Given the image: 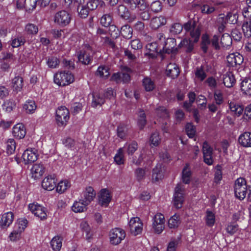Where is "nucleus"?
<instances>
[{
	"mask_svg": "<svg viewBox=\"0 0 251 251\" xmlns=\"http://www.w3.org/2000/svg\"><path fill=\"white\" fill-rule=\"evenodd\" d=\"M54 82L58 86L68 85L74 80V75L69 72H60L54 74Z\"/></svg>",
	"mask_w": 251,
	"mask_h": 251,
	"instance_id": "nucleus-1",
	"label": "nucleus"
},
{
	"mask_svg": "<svg viewBox=\"0 0 251 251\" xmlns=\"http://www.w3.org/2000/svg\"><path fill=\"white\" fill-rule=\"evenodd\" d=\"M71 19L70 13L64 10L57 12L53 16L54 24L61 27L68 25L70 24Z\"/></svg>",
	"mask_w": 251,
	"mask_h": 251,
	"instance_id": "nucleus-2",
	"label": "nucleus"
},
{
	"mask_svg": "<svg viewBox=\"0 0 251 251\" xmlns=\"http://www.w3.org/2000/svg\"><path fill=\"white\" fill-rule=\"evenodd\" d=\"M247 188L246 181L243 178H237L234 183V194L236 198L243 200L246 196Z\"/></svg>",
	"mask_w": 251,
	"mask_h": 251,
	"instance_id": "nucleus-3",
	"label": "nucleus"
},
{
	"mask_svg": "<svg viewBox=\"0 0 251 251\" xmlns=\"http://www.w3.org/2000/svg\"><path fill=\"white\" fill-rule=\"evenodd\" d=\"M185 188L181 183H178L175 189L174 195L173 202L176 208L179 209L182 207L184 201Z\"/></svg>",
	"mask_w": 251,
	"mask_h": 251,
	"instance_id": "nucleus-4",
	"label": "nucleus"
},
{
	"mask_svg": "<svg viewBox=\"0 0 251 251\" xmlns=\"http://www.w3.org/2000/svg\"><path fill=\"white\" fill-rule=\"evenodd\" d=\"M93 51L91 47L87 44L84 45L77 54L78 61L82 64H89L91 60Z\"/></svg>",
	"mask_w": 251,
	"mask_h": 251,
	"instance_id": "nucleus-5",
	"label": "nucleus"
},
{
	"mask_svg": "<svg viewBox=\"0 0 251 251\" xmlns=\"http://www.w3.org/2000/svg\"><path fill=\"white\" fill-rule=\"evenodd\" d=\"M70 118L68 109L64 106L59 107L56 110V120L57 124L59 126L66 125Z\"/></svg>",
	"mask_w": 251,
	"mask_h": 251,
	"instance_id": "nucleus-6",
	"label": "nucleus"
},
{
	"mask_svg": "<svg viewBox=\"0 0 251 251\" xmlns=\"http://www.w3.org/2000/svg\"><path fill=\"white\" fill-rule=\"evenodd\" d=\"M126 233L125 231L120 228H115L111 230L109 233L110 243L114 245L120 244L125 239Z\"/></svg>",
	"mask_w": 251,
	"mask_h": 251,
	"instance_id": "nucleus-7",
	"label": "nucleus"
},
{
	"mask_svg": "<svg viewBox=\"0 0 251 251\" xmlns=\"http://www.w3.org/2000/svg\"><path fill=\"white\" fill-rule=\"evenodd\" d=\"M131 233L134 236L140 234L143 230V224L138 217L132 218L128 223Z\"/></svg>",
	"mask_w": 251,
	"mask_h": 251,
	"instance_id": "nucleus-8",
	"label": "nucleus"
},
{
	"mask_svg": "<svg viewBox=\"0 0 251 251\" xmlns=\"http://www.w3.org/2000/svg\"><path fill=\"white\" fill-rule=\"evenodd\" d=\"M117 13L123 19L132 22L136 19L137 16L135 13H130L128 8L124 5H119L117 7Z\"/></svg>",
	"mask_w": 251,
	"mask_h": 251,
	"instance_id": "nucleus-9",
	"label": "nucleus"
},
{
	"mask_svg": "<svg viewBox=\"0 0 251 251\" xmlns=\"http://www.w3.org/2000/svg\"><path fill=\"white\" fill-rule=\"evenodd\" d=\"M202 152L204 162L208 165H212L213 162V149L206 142L203 143Z\"/></svg>",
	"mask_w": 251,
	"mask_h": 251,
	"instance_id": "nucleus-10",
	"label": "nucleus"
},
{
	"mask_svg": "<svg viewBox=\"0 0 251 251\" xmlns=\"http://www.w3.org/2000/svg\"><path fill=\"white\" fill-rule=\"evenodd\" d=\"M28 208L31 212L36 217H38L41 220L46 219L47 214L45 211V207L38 204L30 203L28 205Z\"/></svg>",
	"mask_w": 251,
	"mask_h": 251,
	"instance_id": "nucleus-11",
	"label": "nucleus"
},
{
	"mask_svg": "<svg viewBox=\"0 0 251 251\" xmlns=\"http://www.w3.org/2000/svg\"><path fill=\"white\" fill-rule=\"evenodd\" d=\"M38 155L35 149H27L22 155V158L25 164L35 161Z\"/></svg>",
	"mask_w": 251,
	"mask_h": 251,
	"instance_id": "nucleus-12",
	"label": "nucleus"
},
{
	"mask_svg": "<svg viewBox=\"0 0 251 251\" xmlns=\"http://www.w3.org/2000/svg\"><path fill=\"white\" fill-rule=\"evenodd\" d=\"M56 183L54 174H50L44 178L42 182V186L44 189L51 191L56 187Z\"/></svg>",
	"mask_w": 251,
	"mask_h": 251,
	"instance_id": "nucleus-13",
	"label": "nucleus"
},
{
	"mask_svg": "<svg viewBox=\"0 0 251 251\" xmlns=\"http://www.w3.org/2000/svg\"><path fill=\"white\" fill-rule=\"evenodd\" d=\"M226 59L229 65L233 67L241 64L244 60L242 55L238 52L229 54Z\"/></svg>",
	"mask_w": 251,
	"mask_h": 251,
	"instance_id": "nucleus-14",
	"label": "nucleus"
},
{
	"mask_svg": "<svg viewBox=\"0 0 251 251\" xmlns=\"http://www.w3.org/2000/svg\"><path fill=\"white\" fill-rule=\"evenodd\" d=\"M96 195V193L93 187H87L82 194L81 199L86 204H89L95 198Z\"/></svg>",
	"mask_w": 251,
	"mask_h": 251,
	"instance_id": "nucleus-15",
	"label": "nucleus"
},
{
	"mask_svg": "<svg viewBox=\"0 0 251 251\" xmlns=\"http://www.w3.org/2000/svg\"><path fill=\"white\" fill-rule=\"evenodd\" d=\"M12 134L17 139L24 138L26 134V129L24 125L21 123L15 125L12 128Z\"/></svg>",
	"mask_w": 251,
	"mask_h": 251,
	"instance_id": "nucleus-16",
	"label": "nucleus"
},
{
	"mask_svg": "<svg viewBox=\"0 0 251 251\" xmlns=\"http://www.w3.org/2000/svg\"><path fill=\"white\" fill-rule=\"evenodd\" d=\"M14 220V214L8 212L2 215L0 220V226L2 228H6L12 223Z\"/></svg>",
	"mask_w": 251,
	"mask_h": 251,
	"instance_id": "nucleus-17",
	"label": "nucleus"
},
{
	"mask_svg": "<svg viewBox=\"0 0 251 251\" xmlns=\"http://www.w3.org/2000/svg\"><path fill=\"white\" fill-rule=\"evenodd\" d=\"M176 47V41L175 39L173 38H167L165 42L163 50L164 52L170 53L176 51L177 49Z\"/></svg>",
	"mask_w": 251,
	"mask_h": 251,
	"instance_id": "nucleus-18",
	"label": "nucleus"
},
{
	"mask_svg": "<svg viewBox=\"0 0 251 251\" xmlns=\"http://www.w3.org/2000/svg\"><path fill=\"white\" fill-rule=\"evenodd\" d=\"M238 142L243 147H251V132H245L242 133L238 138Z\"/></svg>",
	"mask_w": 251,
	"mask_h": 251,
	"instance_id": "nucleus-19",
	"label": "nucleus"
},
{
	"mask_svg": "<svg viewBox=\"0 0 251 251\" xmlns=\"http://www.w3.org/2000/svg\"><path fill=\"white\" fill-rule=\"evenodd\" d=\"M111 200V196L109 191L107 189H101L99 195V203L101 206H106Z\"/></svg>",
	"mask_w": 251,
	"mask_h": 251,
	"instance_id": "nucleus-20",
	"label": "nucleus"
},
{
	"mask_svg": "<svg viewBox=\"0 0 251 251\" xmlns=\"http://www.w3.org/2000/svg\"><path fill=\"white\" fill-rule=\"evenodd\" d=\"M228 105L232 114L234 116L239 117L243 114L244 111L243 105L235 101L229 102Z\"/></svg>",
	"mask_w": 251,
	"mask_h": 251,
	"instance_id": "nucleus-21",
	"label": "nucleus"
},
{
	"mask_svg": "<svg viewBox=\"0 0 251 251\" xmlns=\"http://www.w3.org/2000/svg\"><path fill=\"white\" fill-rule=\"evenodd\" d=\"M227 24V21L226 15L224 14H219L217 18L215 25L220 33L223 32L225 31Z\"/></svg>",
	"mask_w": 251,
	"mask_h": 251,
	"instance_id": "nucleus-22",
	"label": "nucleus"
},
{
	"mask_svg": "<svg viewBox=\"0 0 251 251\" xmlns=\"http://www.w3.org/2000/svg\"><path fill=\"white\" fill-rule=\"evenodd\" d=\"M166 74L168 76L173 78L176 77L179 74V71L178 66L175 63H170L166 67Z\"/></svg>",
	"mask_w": 251,
	"mask_h": 251,
	"instance_id": "nucleus-23",
	"label": "nucleus"
},
{
	"mask_svg": "<svg viewBox=\"0 0 251 251\" xmlns=\"http://www.w3.org/2000/svg\"><path fill=\"white\" fill-rule=\"evenodd\" d=\"M37 105L34 100H26L23 106L24 111L27 114H32L35 112Z\"/></svg>",
	"mask_w": 251,
	"mask_h": 251,
	"instance_id": "nucleus-24",
	"label": "nucleus"
},
{
	"mask_svg": "<svg viewBox=\"0 0 251 251\" xmlns=\"http://www.w3.org/2000/svg\"><path fill=\"white\" fill-rule=\"evenodd\" d=\"M223 80L225 86L228 88L232 87L235 82L234 76L230 72H227L223 75Z\"/></svg>",
	"mask_w": 251,
	"mask_h": 251,
	"instance_id": "nucleus-25",
	"label": "nucleus"
},
{
	"mask_svg": "<svg viewBox=\"0 0 251 251\" xmlns=\"http://www.w3.org/2000/svg\"><path fill=\"white\" fill-rule=\"evenodd\" d=\"M166 23L165 18L163 16L156 17L152 18L150 23L151 27L154 29L158 28L160 26L164 25Z\"/></svg>",
	"mask_w": 251,
	"mask_h": 251,
	"instance_id": "nucleus-26",
	"label": "nucleus"
},
{
	"mask_svg": "<svg viewBox=\"0 0 251 251\" xmlns=\"http://www.w3.org/2000/svg\"><path fill=\"white\" fill-rule=\"evenodd\" d=\"M89 205L81 199L79 201H75L73 206L72 210L75 213L82 212L86 210V206Z\"/></svg>",
	"mask_w": 251,
	"mask_h": 251,
	"instance_id": "nucleus-27",
	"label": "nucleus"
},
{
	"mask_svg": "<svg viewBox=\"0 0 251 251\" xmlns=\"http://www.w3.org/2000/svg\"><path fill=\"white\" fill-rule=\"evenodd\" d=\"M146 49L149 50L146 54H149L151 57H154L157 52L161 51V50H159L157 43L156 42L148 44L146 45Z\"/></svg>",
	"mask_w": 251,
	"mask_h": 251,
	"instance_id": "nucleus-28",
	"label": "nucleus"
},
{
	"mask_svg": "<svg viewBox=\"0 0 251 251\" xmlns=\"http://www.w3.org/2000/svg\"><path fill=\"white\" fill-rule=\"evenodd\" d=\"M242 92L246 95H251V78H245L241 83Z\"/></svg>",
	"mask_w": 251,
	"mask_h": 251,
	"instance_id": "nucleus-29",
	"label": "nucleus"
},
{
	"mask_svg": "<svg viewBox=\"0 0 251 251\" xmlns=\"http://www.w3.org/2000/svg\"><path fill=\"white\" fill-rule=\"evenodd\" d=\"M105 101L103 95L100 93H95L93 95L92 105L96 107L98 106H101Z\"/></svg>",
	"mask_w": 251,
	"mask_h": 251,
	"instance_id": "nucleus-30",
	"label": "nucleus"
},
{
	"mask_svg": "<svg viewBox=\"0 0 251 251\" xmlns=\"http://www.w3.org/2000/svg\"><path fill=\"white\" fill-rule=\"evenodd\" d=\"M132 6V10L136 9L137 13L148 9V4L145 0H135Z\"/></svg>",
	"mask_w": 251,
	"mask_h": 251,
	"instance_id": "nucleus-31",
	"label": "nucleus"
},
{
	"mask_svg": "<svg viewBox=\"0 0 251 251\" xmlns=\"http://www.w3.org/2000/svg\"><path fill=\"white\" fill-rule=\"evenodd\" d=\"M23 82L22 77L19 76H15L12 80V87L13 91L16 92L20 91L23 86Z\"/></svg>",
	"mask_w": 251,
	"mask_h": 251,
	"instance_id": "nucleus-32",
	"label": "nucleus"
},
{
	"mask_svg": "<svg viewBox=\"0 0 251 251\" xmlns=\"http://www.w3.org/2000/svg\"><path fill=\"white\" fill-rule=\"evenodd\" d=\"M80 227L82 230L85 232L86 233V239L88 241L90 242V240L92 238L93 234L91 231V229L89 225L87 222L83 221L81 222L80 224Z\"/></svg>",
	"mask_w": 251,
	"mask_h": 251,
	"instance_id": "nucleus-33",
	"label": "nucleus"
},
{
	"mask_svg": "<svg viewBox=\"0 0 251 251\" xmlns=\"http://www.w3.org/2000/svg\"><path fill=\"white\" fill-rule=\"evenodd\" d=\"M122 36L126 39H130L132 36V28L128 25H123L121 29Z\"/></svg>",
	"mask_w": 251,
	"mask_h": 251,
	"instance_id": "nucleus-34",
	"label": "nucleus"
},
{
	"mask_svg": "<svg viewBox=\"0 0 251 251\" xmlns=\"http://www.w3.org/2000/svg\"><path fill=\"white\" fill-rule=\"evenodd\" d=\"M96 74L100 77L106 78L110 75L109 68L105 66H100L97 69Z\"/></svg>",
	"mask_w": 251,
	"mask_h": 251,
	"instance_id": "nucleus-35",
	"label": "nucleus"
},
{
	"mask_svg": "<svg viewBox=\"0 0 251 251\" xmlns=\"http://www.w3.org/2000/svg\"><path fill=\"white\" fill-rule=\"evenodd\" d=\"M50 245L54 251H59L62 247V239L55 236L50 241Z\"/></svg>",
	"mask_w": 251,
	"mask_h": 251,
	"instance_id": "nucleus-36",
	"label": "nucleus"
},
{
	"mask_svg": "<svg viewBox=\"0 0 251 251\" xmlns=\"http://www.w3.org/2000/svg\"><path fill=\"white\" fill-rule=\"evenodd\" d=\"M232 44V38L227 33L224 34L221 39V44L222 46L225 48H228Z\"/></svg>",
	"mask_w": 251,
	"mask_h": 251,
	"instance_id": "nucleus-37",
	"label": "nucleus"
},
{
	"mask_svg": "<svg viewBox=\"0 0 251 251\" xmlns=\"http://www.w3.org/2000/svg\"><path fill=\"white\" fill-rule=\"evenodd\" d=\"M143 85L146 91L150 92L155 88L154 82L149 77H146L143 80Z\"/></svg>",
	"mask_w": 251,
	"mask_h": 251,
	"instance_id": "nucleus-38",
	"label": "nucleus"
},
{
	"mask_svg": "<svg viewBox=\"0 0 251 251\" xmlns=\"http://www.w3.org/2000/svg\"><path fill=\"white\" fill-rule=\"evenodd\" d=\"M114 161L118 165H121L124 163V151L123 148H120L114 157Z\"/></svg>",
	"mask_w": 251,
	"mask_h": 251,
	"instance_id": "nucleus-39",
	"label": "nucleus"
},
{
	"mask_svg": "<svg viewBox=\"0 0 251 251\" xmlns=\"http://www.w3.org/2000/svg\"><path fill=\"white\" fill-rule=\"evenodd\" d=\"M206 224L209 227L214 226L215 222V214L211 211L207 210L205 217Z\"/></svg>",
	"mask_w": 251,
	"mask_h": 251,
	"instance_id": "nucleus-40",
	"label": "nucleus"
},
{
	"mask_svg": "<svg viewBox=\"0 0 251 251\" xmlns=\"http://www.w3.org/2000/svg\"><path fill=\"white\" fill-rule=\"evenodd\" d=\"M132 73V70L127 67H124L121 73V79L122 81L126 83L130 80V74Z\"/></svg>",
	"mask_w": 251,
	"mask_h": 251,
	"instance_id": "nucleus-41",
	"label": "nucleus"
},
{
	"mask_svg": "<svg viewBox=\"0 0 251 251\" xmlns=\"http://www.w3.org/2000/svg\"><path fill=\"white\" fill-rule=\"evenodd\" d=\"M242 13L245 19L251 20V5L248 4H242L241 8Z\"/></svg>",
	"mask_w": 251,
	"mask_h": 251,
	"instance_id": "nucleus-42",
	"label": "nucleus"
},
{
	"mask_svg": "<svg viewBox=\"0 0 251 251\" xmlns=\"http://www.w3.org/2000/svg\"><path fill=\"white\" fill-rule=\"evenodd\" d=\"M70 186V183L67 180L60 181L56 186V191L62 193Z\"/></svg>",
	"mask_w": 251,
	"mask_h": 251,
	"instance_id": "nucleus-43",
	"label": "nucleus"
},
{
	"mask_svg": "<svg viewBox=\"0 0 251 251\" xmlns=\"http://www.w3.org/2000/svg\"><path fill=\"white\" fill-rule=\"evenodd\" d=\"M180 224V220L178 216L176 214L173 216L168 221V226L170 228H175Z\"/></svg>",
	"mask_w": 251,
	"mask_h": 251,
	"instance_id": "nucleus-44",
	"label": "nucleus"
},
{
	"mask_svg": "<svg viewBox=\"0 0 251 251\" xmlns=\"http://www.w3.org/2000/svg\"><path fill=\"white\" fill-rule=\"evenodd\" d=\"M36 3L37 0H25V9L30 12L35 8Z\"/></svg>",
	"mask_w": 251,
	"mask_h": 251,
	"instance_id": "nucleus-45",
	"label": "nucleus"
},
{
	"mask_svg": "<svg viewBox=\"0 0 251 251\" xmlns=\"http://www.w3.org/2000/svg\"><path fill=\"white\" fill-rule=\"evenodd\" d=\"M201 10L203 14H210L214 12L215 7L211 4L205 3L201 7Z\"/></svg>",
	"mask_w": 251,
	"mask_h": 251,
	"instance_id": "nucleus-46",
	"label": "nucleus"
},
{
	"mask_svg": "<svg viewBox=\"0 0 251 251\" xmlns=\"http://www.w3.org/2000/svg\"><path fill=\"white\" fill-rule=\"evenodd\" d=\"M25 30L28 34L34 35L37 33L38 28L34 24L28 23L25 25Z\"/></svg>",
	"mask_w": 251,
	"mask_h": 251,
	"instance_id": "nucleus-47",
	"label": "nucleus"
},
{
	"mask_svg": "<svg viewBox=\"0 0 251 251\" xmlns=\"http://www.w3.org/2000/svg\"><path fill=\"white\" fill-rule=\"evenodd\" d=\"M16 149V143L13 139H9L6 142V151L8 154H12Z\"/></svg>",
	"mask_w": 251,
	"mask_h": 251,
	"instance_id": "nucleus-48",
	"label": "nucleus"
},
{
	"mask_svg": "<svg viewBox=\"0 0 251 251\" xmlns=\"http://www.w3.org/2000/svg\"><path fill=\"white\" fill-rule=\"evenodd\" d=\"M15 107V103L12 100H6L2 104L3 109L7 112H11Z\"/></svg>",
	"mask_w": 251,
	"mask_h": 251,
	"instance_id": "nucleus-49",
	"label": "nucleus"
},
{
	"mask_svg": "<svg viewBox=\"0 0 251 251\" xmlns=\"http://www.w3.org/2000/svg\"><path fill=\"white\" fill-rule=\"evenodd\" d=\"M112 18L110 14H104L100 19L101 25L105 27L109 26L112 22Z\"/></svg>",
	"mask_w": 251,
	"mask_h": 251,
	"instance_id": "nucleus-50",
	"label": "nucleus"
},
{
	"mask_svg": "<svg viewBox=\"0 0 251 251\" xmlns=\"http://www.w3.org/2000/svg\"><path fill=\"white\" fill-rule=\"evenodd\" d=\"M46 171V167L43 163L34 164L31 169V173H44Z\"/></svg>",
	"mask_w": 251,
	"mask_h": 251,
	"instance_id": "nucleus-51",
	"label": "nucleus"
},
{
	"mask_svg": "<svg viewBox=\"0 0 251 251\" xmlns=\"http://www.w3.org/2000/svg\"><path fill=\"white\" fill-rule=\"evenodd\" d=\"M146 124L145 113L143 110L139 112L138 125L140 129H142Z\"/></svg>",
	"mask_w": 251,
	"mask_h": 251,
	"instance_id": "nucleus-52",
	"label": "nucleus"
},
{
	"mask_svg": "<svg viewBox=\"0 0 251 251\" xmlns=\"http://www.w3.org/2000/svg\"><path fill=\"white\" fill-rule=\"evenodd\" d=\"M151 145L152 146H157L160 143L161 139L159 137L158 132H155L153 133L150 139Z\"/></svg>",
	"mask_w": 251,
	"mask_h": 251,
	"instance_id": "nucleus-53",
	"label": "nucleus"
},
{
	"mask_svg": "<svg viewBox=\"0 0 251 251\" xmlns=\"http://www.w3.org/2000/svg\"><path fill=\"white\" fill-rule=\"evenodd\" d=\"M77 11L79 16L82 18H86L88 16L89 11L84 4L80 5L77 8Z\"/></svg>",
	"mask_w": 251,
	"mask_h": 251,
	"instance_id": "nucleus-54",
	"label": "nucleus"
},
{
	"mask_svg": "<svg viewBox=\"0 0 251 251\" xmlns=\"http://www.w3.org/2000/svg\"><path fill=\"white\" fill-rule=\"evenodd\" d=\"M183 29L182 25L179 23H175L172 25L170 31L173 34H178L181 33Z\"/></svg>",
	"mask_w": 251,
	"mask_h": 251,
	"instance_id": "nucleus-55",
	"label": "nucleus"
},
{
	"mask_svg": "<svg viewBox=\"0 0 251 251\" xmlns=\"http://www.w3.org/2000/svg\"><path fill=\"white\" fill-rule=\"evenodd\" d=\"M178 46L180 48L183 46L186 47L187 48V52H191L193 49V44L192 43V41L190 40H187L186 39H185L181 41V42L179 43Z\"/></svg>",
	"mask_w": 251,
	"mask_h": 251,
	"instance_id": "nucleus-56",
	"label": "nucleus"
},
{
	"mask_svg": "<svg viewBox=\"0 0 251 251\" xmlns=\"http://www.w3.org/2000/svg\"><path fill=\"white\" fill-rule=\"evenodd\" d=\"M242 30L245 36L247 37L251 36V24L248 22H245L242 25Z\"/></svg>",
	"mask_w": 251,
	"mask_h": 251,
	"instance_id": "nucleus-57",
	"label": "nucleus"
},
{
	"mask_svg": "<svg viewBox=\"0 0 251 251\" xmlns=\"http://www.w3.org/2000/svg\"><path fill=\"white\" fill-rule=\"evenodd\" d=\"M210 43V41L208 36L206 34L203 35L202 36L201 49L204 52L207 51L208 46Z\"/></svg>",
	"mask_w": 251,
	"mask_h": 251,
	"instance_id": "nucleus-58",
	"label": "nucleus"
},
{
	"mask_svg": "<svg viewBox=\"0 0 251 251\" xmlns=\"http://www.w3.org/2000/svg\"><path fill=\"white\" fill-rule=\"evenodd\" d=\"M186 132L190 138L193 137L196 134L195 127L191 123H188L186 126Z\"/></svg>",
	"mask_w": 251,
	"mask_h": 251,
	"instance_id": "nucleus-59",
	"label": "nucleus"
},
{
	"mask_svg": "<svg viewBox=\"0 0 251 251\" xmlns=\"http://www.w3.org/2000/svg\"><path fill=\"white\" fill-rule=\"evenodd\" d=\"M201 34V31L199 27L193 28L191 31L190 35L191 38L193 39V42H197L200 37Z\"/></svg>",
	"mask_w": 251,
	"mask_h": 251,
	"instance_id": "nucleus-60",
	"label": "nucleus"
},
{
	"mask_svg": "<svg viewBox=\"0 0 251 251\" xmlns=\"http://www.w3.org/2000/svg\"><path fill=\"white\" fill-rule=\"evenodd\" d=\"M125 147L127 148V152L128 154H132L137 150L138 145L136 142H132L128 145L126 144Z\"/></svg>",
	"mask_w": 251,
	"mask_h": 251,
	"instance_id": "nucleus-61",
	"label": "nucleus"
},
{
	"mask_svg": "<svg viewBox=\"0 0 251 251\" xmlns=\"http://www.w3.org/2000/svg\"><path fill=\"white\" fill-rule=\"evenodd\" d=\"M156 113L158 116L163 119H166L169 117V113L164 107H160L156 110Z\"/></svg>",
	"mask_w": 251,
	"mask_h": 251,
	"instance_id": "nucleus-62",
	"label": "nucleus"
},
{
	"mask_svg": "<svg viewBox=\"0 0 251 251\" xmlns=\"http://www.w3.org/2000/svg\"><path fill=\"white\" fill-rule=\"evenodd\" d=\"M25 43V40L22 37H18L12 40L11 46L13 48H17Z\"/></svg>",
	"mask_w": 251,
	"mask_h": 251,
	"instance_id": "nucleus-63",
	"label": "nucleus"
},
{
	"mask_svg": "<svg viewBox=\"0 0 251 251\" xmlns=\"http://www.w3.org/2000/svg\"><path fill=\"white\" fill-rule=\"evenodd\" d=\"M238 230V225L235 223H231L226 227L227 232L230 235H233Z\"/></svg>",
	"mask_w": 251,
	"mask_h": 251,
	"instance_id": "nucleus-64",
	"label": "nucleus"
}]
</instances>
